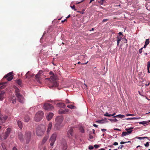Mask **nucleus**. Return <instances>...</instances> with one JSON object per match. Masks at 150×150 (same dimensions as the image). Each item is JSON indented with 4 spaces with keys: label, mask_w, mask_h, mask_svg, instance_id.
Instances as JSON below:
<instances>
[{
    "label": "nucleus",
    "mask_w": 150,
    "mask_h": 150,
    "mask_svg": "<svg viewBox=\"0 0 150 150\" xmlns=\"http://www.w3.org/2000/svg\"><path fill=\"white\" fill-rule=\"evenodd\" d=\"M50 78L53 81H54L55 80V78L54 77V76H51L50 77Z\"/></svg>",
    "instance_id": "a18cd8bd"
},
{
    "label": "nucleus",
    "mask_w": 150,
    "mask_h": 150,
    "mask_svg": "<svg viewBox=\"0 0 150 150\" xmlns=\"http://www.w3.org/2000/svg\"><path fill=\"white\" fill-rule=\"evenodd\" d=\"M53 116V113L50 112L48 115L47 116L46 118L48 120H50L52 118Z\"/></svg>",
    "instance_id": "6ab92c4d"
},
{
    "label": "nucleus",
    "mask_w": 150,
    "mask_h": 150,
    "mask_svg": "<svg viewBox=\"0 0 150 150\" xmlns=\"http://www.w3.org/2000/svg\"><path fill=\"white\" fill-rule=\"evenodd\" d=\"M117 45H118L119 44L121 40V37L120 38L119 37H117Z\"/></svg>",
    "instance_id": "473e14b6"
},
{
    "label": "nucleus",
    "mask_w": 150,
    "mask_h": 150,
    "mask_svg": "<svg viewBox=\"0 0 150 150\" xmlns=\"http://www.w3.org/2000/svg\"><path fill=\"white\" fill-rule=\"evenodd\" d=\"M144 145L146 147H148L149 146V142H147L146 144H144Z\"/></svg>",
    "instance_id": "c03bdc74"
},
{
    "label": "nucleus",
    "mask_w": 150,
    "mask_h": 150,
    "mask_svg": "<svg viewBox=\"0 0 150 150\" xmlns=\"http://www.w3.org/2000/svg\"><path fill=\"white\" fill-rule=\"evenodd\" d=\"M57 105L59 107L63 108L65 106V105L64 103H57Z\"/></svg>",
    "instance_id": "5701e85b"
},
{
    "label": "nucleus",
    "mask_w": 150,
    "mask_h": 150,
    "mask_svg": "<svg viewBox=\"0 0 150 150\" xmlns=\"http://www.w3.org/2000/svg\"><path fill=\"white\" fill-rule=\"evenodd\" d=\"M136 138L139 139H142L145 138L147 139H149V138L147 137H137Z\"/></svg>",
    "instance_id": "2f4dec72"
},
{
    "label": "nucleus",
    "mask_w": 150,
    "mask_h": 150,
    "mask_svg": "<svg viewBox=\"0 0 150 150\" xmlns=\"http://www.w3.org/2000/svg\"><path fill=\"white\" fill-rule=\"evenodd\" d=\"M49 138V136H45L44 137L41 142V144L43 145L47 141Z\"/></svg>",
    "instance_id": "a211bd4d"
},
{
    "label": "nucleus",
    "mask_w": 150,
    "mask_h": 150,
    "mask_svg": "<svg viewBox=\"0 0 150 150\" xmlns=\"http://www.w3.org/2000/svg\"><path fill=\"white\" fill-rule=\"evenodd\" d=\"M93 136L91 135H90L89 136V138L90 139H93Z\"/></svg>",
    "instance_id": "680f3d73"
},
{
    "label": "nucleus",
    "mask_w": 150,
    "mask_h": 150,
    "mask_svg": "<svg viewBox=\"0 0 150 150\" xmlns=\"http://www.w3.org/2000/svg\"><path fill=\"white\" fill-rule=\"evenodd\" d=\"M66 103H69V100H68L66 99L65 101Z\"/></svg>",
    "instance_id": "bf43d9fd"
},
{
    "label": "nucleus",
    "mask_w": 150,
    "mask_h": 150,
    "mask_svg": "<svg viewBox=\"0 0 150 150\" xmlns=\"http://www.w3.org/2000/svg\"><path fill=\"white\" fill-rule=\"evenodd\" d=\"M133 130H130L129 131H127V132H123L121 135L122 137H124L126 135H128L131 133Z\"/></svg>",
    "instance_id": "2eb2a0df"
},
{
    "label": "nucleus",
    "mask_w": 150,
    "mask_h": 150,
    "mask_svg": "<svg viewBox=\"0 0 150 150\" xmlns=\"http://www.w3.org/2000/svg\"><path fill=\"white\" fill-rule=\"evenodd\" d=\"M150 122V120L149 121H143V122H139L140 124H142L143 125L146 124Z\"/></svg>",
    "instance_id": "a878e982"
},
{
    "label": "nucleus",
    "mask_w": 150,
    "mask_h": 150,
    "mask_svg": "<svg viewBox=\"0 0 150 150\" xmlns=\"http://www.w3.org/2000/svg\"><path fill=\"white\" fill-rule=\"evenodd\" d=\"M43 116V112L41 111H39L36 114L34 119L36 121L39 122L42 119Z\"/></svg>",
    "instance_id": "20e7f679"
},
{
    "label": "nucleus",
    "mask_w": 150,
    "mask_h": 150,
    "mask_svg": "<svg viewBox=\"0 0 150 150\" xmlns=\"http://www.w3.org/2000/svg\"><path fill=\"white\" fill-rule=\"evenodd\" d=\"M31 133L30 131H27L25 132V139L26 140V144L29 143L30 141Z\"/></svg>",
    "instance_id": "423d86ee"
},
{
    "label": "nucleus",
    "mask_w": 150,
    "mask_h": 150,
    "mask_svg": "<svg viewBox=\"0 0 150 150\" xmlns=\"http://www.w3.org/2000/svg\"><path fill=\"white\" fill-rule=\"evenodd\" d=\"M127 116H133L134 115V114H128L126 115Z\"/></svg>",
    "instance_id": "864d4df0"
},
{
    "label": "nucleus",
    "mask_w": 150,
    "mask_h": 150,
    "mask_svg": "<svg viewBox=\"0 0 150 150\" xmlns=\"http://www.w3.org/2000/svg\"><path fill=\"white\" fill-rule=\"evenodd\" d=\"M42 73V71H39L38 73H39V75L40 76V74H41Z\"/></svg>",
    "instance_id": "052dcab7"
},
{
    "label": "nucleus",
    "mask_w": 150,
    "mask_h": 150,
    "mask_svg": "<svg viewBox=\"0 0 150 150\" xmlns=\"http://www.w3.org/2000/svg\"><path fill=\"white\" fill-rule=\"evenodd\" d=\"M108 20V19H104L102 21V22L104 23L105 22L107 21Z\"/></svg>",
    "instance_id": "603ef678"
},
{
    "label": "nucleus",
    "mask_w": 150,
    "mask_h": 150,
    "mask_svg": "<svg viewBox=\"0 0 150 150\" xmlns=\"http://www.w3.org/2000/svg\"><path fill=\"white\" fill-rule=\"evenodd\" d=\"M98 3L100 5H103L105 2V0H100L98 1Z\"/></svg>",
    "instance_id": "c756f323"
},
{
    "label": "nucleus",
    "mask_w": 150,
    "mask_h": 150,
    "mask_svg": "<svg viewBox=\"0 0 150 150\" xmlns=\"http://www.w3.org/2000/svg\"><path fill=\"white\" fill-rule=\"evenodd\" d=\"M18 138L21 141H23V136L21 132H19L18 133Z\"/></svg>",
    "instance_id": "412c9836"
},
{
    "label": "nucleus",
    "mask_w": 150,
    "mask_h": 150,
    "mask_svg": "<svg viewBox=\"0 0 150 150\" xmlns=\"http://www.w3.org/2000/svg\"><path fill=\"white\" fill-rule=\"evenodd\" d=\"M114 129L115 130L121 131V130L117 128H114Z\"/></svg>",
    "instance_id": "0e129e2a"
},
{
    "label": "nucleus",
    "mask_w": 150,
    "mask_h": 150,
    "mask_svg": "<svg viewBox=\"0 0 150 150\" xmlns=\"http://www.w3.org/2000/svg\"><path fill=\"white\" fill-rule=\"evenodd\" d=\"M67 107L71 109H73L74 108H75V106L72 105H67Z\"/></svg>",
    "instance_id": "c9c22d12"
},
{
    "label": "nucleus",
    "mask_w": 150,
    "mask_h": 150,
    "mask_svg": "<svg viewBox=\"0 0 150 150\" xmlns=\"http://www.w3.org/2000/svg\"><path fill=\"white\" fill-rule=\"evenodd\" d=\"M33 75L31 74V72H30L28 71L25 75V77L26 79L27 78H30L33 77Z\"/></svg>",
    "instance_id": "dca6fc26"
},
{
    "label": "nucleus",
    "mask_w": 150,
    "mask_h": 150,
    "mask_svg": "<svg viewBox=\"0 0 150 150\" xmlns=\"http://www.w3.org/2000/svg\"><path fill=\"white\" fill-rule=\"evenodd\" d=\"M15 94L18 98V101L22 103H23V97L20 93L19 89L16 86H15Z\"/></svg>",
    "instance_id": "7ed1b4c3"
},
{
    "label": "nucleus",
    "mask_w": 150,
    "mask_h": 150,
    "mask_svg": "<svg viewBox=\"0 0 150 150\" xmlns=\"http://www.w3.org/2000/svg\"><path fill=\"white\" fill-rule=\"evenodd\" d=\"M103 121V120H97L96 121V122L99 123H101Z\"/></svg>",
    "instance_id": "a19ab883"
},
{
    "label": "nucleus",
    "mask_w": 150,
    "mask_h": 150,
    "mask_svg": "<svg viewBox=\"0 0 150 150\" xmlns=\"http://www.w3.org/2000/svg\"><path fill=\"white\" fill-rule=\"evenodd\" d=\"M93 125L94 127H98V125H96V124H93Z\"/></svg>",
    "instance_id": "e2e57ef3"
},
{
    "label": "nucleus",
    "mask_w": 150,
    "mask_h": 150,
    "mask_svg": "<svg viewBox=\"0 0 150 150\" xmlns=\"http://www.w3.org/2000/svg\"><path fill=\"white\" fill-rule=\"evenodd\" d=\"M133 129V128L132 127H131L129 128H126L125 130L127 131H129L130 130H132V129Z\"/></svg>",
    "instance_id": "58836bf2"
},
{
    "label": "nucleus",
    "mask_w": 150,
    "mask_h": 150,
    "mask_svg": "<svg viewBox=\"0 0 150 150\" xmlns=\"http://www.w3.org/2000/svg\"><path fill=\"white\" fill-rule=\"evenodd\" d=\"M73 128H71L68 131L67 136L69 138H71L73 136Z\"/></svg>",
    "instance_id": "f8f14e48"
},
{
    "label": "nucleus",
    "mask_w": 150,
    "mask_h": 150,
    "mask_svg": "<svg viewBox=\"0 0 150 150\" xmlns=\"http://www.w3.org/2000/svg\"><path fill=\"white\" fill-rule=\"evenodd\" d=\"M44 107L45 109L47 110H51L53 108V106L51 104L48 103L45 104Z\"/></svg>",
    "instance_id": "6e6552de"
},
{
    "label": "nucleus",
    "mask_w": 150,
    "mask_h": 150,
    "mask_svg": "<svg viewBox=\"0 0 150 150\" xmlns=\"http://www.w3.org/2000/svg\"><path fill=\"white\" fill-rule=\"evenodd\" d=\"M149 84H150V82H149L148 84H145V86H149Z\"/></svg>",
    "instance_id": "338daca9"
},
{
    "label": "nucleus",
    "mask_w": 150,
    "mask_h": 150,
    "mask_svg": "<svg viewBox=\"0 0 150 150\" xmlns=\"http://www.w3.org/2000/svg\"><path fill=\"white\" fill-rule=\"evenodd\" d=\"M147 45H146L145 44H144V47H143V48H145L146 46H147Z\"/></svg>",
    "instance_id": "774afa93"
},
{
    "label": "nucleus",
    "mask_w": 150,
    "mask_h": 150,
    "mask_svg": "<svg viewBox=\"0 0 150 150\" xmlns=\"http://www.w3.org/2000/svg\"><path fill=\"white\" fill-rule=\"evenodd\" d=\"M29 119H30V118L28 116H25L24 117L25 121L26 122H28L29 121Z\"/></svg>",
    "instance_id": "cd10ccee"
},
{
    "label": "nucleus",
    "mask_w": 150,
    "mask_h": 150,
    "mask_svg": "<svg viewBox=\"0 0 150 150\" xmlns=\"http://www.w3.org/2000/svg\"><path fill=\"white\" fill-rule=\"evenodd\" d=\"M107 130V129H101V131L102 132H105Z\"/></svg>",
    "instance_id": "13d9d810"
},
{
    "label": "nucleus",
    "mask_w": 150,
    "mask_h": 150,
    "mask_svg": "<svg viewBox=\"0 0 150 150\" xmlns=\"http://www.w3.org/2000/svg\"><path fill=\"white\" fill-rule=\"evenodd\" d=\"M45 129V127L44 125H39L36 129L37 135L39 136H42L44 134Z\"/></svg>",
    "instance_id": "f257e3e1"
},
{
    "label": "nucleus",
    "mask_w": 150,
    "mask_h": 150,
    "mask_svg": "<svg viewBox=\"0 0 150 150\" xmlns=\"http://www.w3.org/2000/svg\"><path fill=\"white\" fill-rule=\"evenodd\" d=\"M109 120H110L111 121H114L115 122H117V120L116 119V118H115V119H113V120L112 119H109Z\"/></svg>",
    "instance_id": "37998d69"
},
{
    "label": "nucleus",
    "mask_w": 150,
    "mask_h": 150,
    "mask_svg": "<svg viewBox=\"0 0 150 150\" xmlns=\"http://www.w3.org/2000/svg\"><path fill=\"white\" fill-rule=\"evenodd\" d=\"M12 150H17V149L15 147H14L13 148Z\"/></svg>",
    "instance_id": "69168bd1"
},
{
    "label": "nucleus",
    "mask_w": 150,
    "mask_h": 150,
    "mask_svg": "<svg viewBox=\"0 0 150 150\" xmlns=\"http://www.w3.org/2000/svg\"><path fill=\"white\" fill-rule=\"evenodd\" d=\"M17 124L19 128L21 129L23 127L22 124L21 122L20 121H18L17 122Z\"/></svg>",
    "instance_id": "393cba45"
},
{
    "label": "nucleus",
    "mask_w": 150,
    "mask_h": 150,
    "mask_svg": "<svg viewBox=\"0 0 150 150\" xmlns=\"http://www.w3.org/2000/svg\"><path fill=\"white\" fill-rule=\"evenodd\" d=\"M127 143L126 142H120V144H124L125 143Z\"/></svg>",
    "instance_id": "4d7b16f0"
},
{
    "label": "nucleus",
    "mask_w": 150,
    "mask_h": 150,
    "mask_svg": "<svg viewBox=\"0 0 150 150\" xmlns=\"http://www.w3.org/2000/svg\"><path fill=\"white\" fill-rule=\"evenodd\" d=\"M57 134L56 133L53 134L50 137L49 141L50 142V145L52 148L54 142L56 140Z\"/></svg>",
    "instance_id": "39448f33"
},
{
    "label": "nucleus",
    "mask_w": 150,
    "mask_h": 150,
    "mask_svg": "<svg viewBox=\"0 0 150 150\" xmlns=\"http://www.w3.org/2000/svg\"><path fill=\"white\" fill-rule=\"evenodd\" d=\"M16 83H17L18 85H19L20 86H21L22 84V80L20 79L16 80Z\"/></svg>",
    "instance_id": "b1692460"
},
{
    "label": "nucleus",
    "mask_w": 150,
    "mask_h": 150,
    "mask_svg": "<svg viewBox=\"0 0 150 150\" xmlns=\"http://www.w3.org/2000/svg\"><path fill=\"white\" fill-rule=\"evenodd\" d=\"M150 67V61L147 62V69H149Z\"/></svg>",
    "instance_id": "ea45409f"
},
{
    "label": "nucleus",
    "mask_w": 150,
    "mask_h": 150,
    "mask_svg": "<svg viewBox=\"0 0 150 150\" xmlns=\"http://www.w3.org/2000/svg\"><path fill=\"white\" fill-rule=\"evenodd\" d=\"M1 146H2V147L3 149L5 150V149H6V147H5V146L3 144H2Z\"/></svg>",
    "instance_id": "5fc2aeb1"
},
{
    "label": "nucleus",
    "mask_w": 150,
    "mask_h": 150,
    "mask_svg": "<svg viewBox=\"0 0 150 150\" xmlns=\"http://www.w3.org/2000/svg\"><path fill=\"white\" fill-rule=\"evenodd\" d=\"M104 115L105 116L111 117V114H109L108 112H106Z\"/></svg>",
    "instance_id": "4c0bfd02"
},
{
    "label": "nucleus",
    "mask_w": 150,
    "mask_h": 150,
    "mask_svg": "<svg viewBox=\"0 0 150 150\" xmlns=\"http://www.w3.org/2000/svg\"><path fill=\"white\" fill-rule=\"evenodd\" d=\"M146 6L147 9L149 10H150V2L147 3Z\"/></svg>",
    "instance_id": "bb28decb"
},
{
    "label": "nucleus",
    "mask_w": 150,
    "mask_h": 150,
    "mask_svg": "<svg viewBox=\"0 0 150 150\" xmlns=\"http://www.w3.org/2000/svg\"><path fill=\"white\" fill-rule=\"evenodd\" d=\"M143 48H141L139 50V53L140 54H142V49H143Z\"/></svg>",
    "instance_id": "09e8293b"
},
{
    "label": "nucleus",
    "mask_w": 150,
    "mask_h": 150,
    "mask_svg": "<svg viewBox=\"0 0 150 150\" xmlns=\"http://www.w3.org/2000/svg\"><path fill=\"white\" fill-rule=\"evenodd\" d=\"M7 117L6 116H3L0 114V124H1L4 122L6 120Z\"/></svg>",
    "instance_id": "1a4fd4ad"
},
{
    "label": "nucleus",
    "mask_w": 150,
    "mask_h": 150,
    "mask_svg": "<svg viewBox=\"0 0 150 150\" xmlns=\"http://www.w3.org/2000/svg\"><path fill=\"white\" fill-rule=\"evenodd\" d=\"M69 111V110L68 109H65L63 110L61 109L59 110L58 112L59 114H64L68 112Z\"/></svg>",
    "instance_id": "4468645a"
},
{
    "label": "nucleus",
    "mask_w": 150,
    "mask_h": 150,
    "mask_svg": "<svg viewBox=\"0 0 150 150\" xmlns=\"http://www.w3.org/2000/svg\"><path fill=\"white\" fill-rule=\"evenodd\" d=\"M79 129L81 132L83 133L84 132V129L83 127H80Z\"/></svg>",
    "instance_id": "72a5a7b5"
},
{
    "label": "nucleus",
    "mask_w": 150,
    "mask_h": 150,
    "mask_svg": "<svg viewBox=\"0 0 150 150\" xmlns=\"http://www.w3.org/2000/svg\"><path fill=\"white\" fill-rule=\"evenodd\" d=\"M63 120V117L62 116L57 117L55 119L56 123L55 127L57 129H59L62 126V123Z\"/></svg>",
    "instance_id": "f03ea898"
},
{
    "label": "nucleus",
    "mask_w": 150,
    "mask_h": 150,
    "mask_svg": "<svg viewBox=\"0 0 150 150\" xmlns=\"http://www.w3.org/2000/svg\"><path fill=\"white\" fill-rule=\"evenodd\" d=\"M6 83H7V82H5V83H0V85H2L0 87V89H3L4 88V84H5Z\"/></svg>",
    "instance_id": "f704fd0d"
},
{
    "label": "nucleus",
    "mask_w": 150,
    "mask_h": 150,
    "mask_svg": "<svg viewBox=\"0 0 150 150\" xmlns=\"http://www.w3.org/2000/svg\"><path fill=\"white\" fill-rule=\"evenodd\" d=\"M12 72H10L5 75L3 79L6 78L8 81L11 80L13 79V76L12 75Z\"/></svg>",
    "instance_id": "0eeeda50"
},
{
    "label": "nucleus",
    "mask_w": 150,
    "mask_h": 150,
    "mask_svg": "<svg viewBox=\"0 0 150 150\" xmlns=\"http://www.w3.org/2000/svg\"><path fill=\"white\" fill-rule=\"evenodd\" d=\"M118 145V143L116 142H114V143L113 144V145H115V146L117 145Z\"/></svg>",
    "instance_id": "6e6d98bb"
},
{
    "label": "nucleus",
    "mask_w": 150,
    "mask_h": 150,
    "mask_svg": "<svg viewBox=\"0 0 150 150\" xmlns=\"http://www.w3.org/2000/svg\"><path fill=\"white\" fill-rule=\"evenodd\" d=\"M93 148H94L92 146H89L88 147V149L90 150H92V149H93Z\"/></svg>",
    "instance_id": "de8ad7c7"
},
{
    "label": "nucleus",
    "mask_w": 150,
    "mask_h": 150,
    "mask_svg": "<svg viewBox=\"0 0 150 150\" xmlns=\"http://www.w3.org/2000/svg\"><path fill=\"white\" fill-rule=\"evenodd\" d=\"M61 146L63 150H66L67 148V144L65 141L62 143Z\"/></svg>",
    "instance_id": "ddd939ff"
},
{
    "label": "nucleus",
    "mask_w": 150,
    "mask_h": 150,
    "mask_svg": "<svg viewBox=\"0 0 150 150\" xmlns=\"http://www.w3.org/2000/svg\"><path fill=\"white\" fill-rule=\"evenodd\" d=\"M4 93L5 92L4 91H0V100H3Z\"/></svg>",
    "instance_id": "4be33fe9"
},
{
    "label": "nucleus",
    "mask_w": 150,
    "mask_h": 150,
    "mask_svg": "<svg viewBox=\"0 0 150 150\" xmlns=\"http://www.w3.org/2000/svg\"><path fill=\"white\" fill-rule=\"evenodd\" d=\"M125 117V116L124 115H118L116 116L113 117H119L120 118H123Z\"/></svg>",
    "instance_id": "c85d7f7f"
},
{
    "label": "nucleus",
    "mask_w": 150,
    "mask_h": 150,
    "mask_svg": "<svg viewBox=\"0 0 150 150\" xmlns=\"http://www.w3.org/2000/svg\"><path fill=\"white\" fill-rule=\"evenodd\" d=\"M94 146L96 149H97L99 147V146L97 144L94 145Z\"/></svg>",
    "instance_id": "49530a36"
},
{
    "label": "nucleus",
    "mask_w": 150,
    "mask_h": 150,
    "mask_svg": "<svg viewBox=\"0 0 150 150\" xmlns=\"http://www.w3.org/2000/svg\"><path fill=\"white\" fill-rule=\"evenodd\" d=\"M124 147V146L123 145H121L120 146H119L118 148V149H122V148Z\"/></svg>",
    "instance_id": "8fccbe9b"
},
{
    "label": "nucleus",
    "mask_w": 150,
    "mask_h": 150,
    "mask_svg": "<svg viewBox=\"0 0 150 150\" xmlns=\"http://www.w3.org/2000/svg\"><path fill=\"white\" fill-rule=\"evenodd\" d=\"M9 101L10 102L12 103L13 104H15L16 103V98L15 96H11L9 98Z\"/></svg>",
    "instance_id": "9b49d317"
},
{
    "label": "nucleus",
    "mask_w": 150,
    "mask_h": 150,
    "mask_svg": "<svg viewBox=\"0 0 150 150\" xmlns=\"http://www.w3.org/2000/svg\"><path fill=\"white\" fill-rule=\"evenodd\" d=\"M140 118V117H132V118H127V120H137V119H139Z\"/></svg>",
    "instance_id": "7c9ffc66"
},
{
    "label": "nucleus",
    "mask_w": 150,
    "mask_h": 150,
    "mask_svg": "<svg viewBox=\"0 0 150 150\" xmlns=\"http://www.w3.org/2000/svg\"><path fill=\"white\" fill-rule=\"evenodd\" d=\"M40 75H39V73H38L36 75H35V78L37 79L39 77Z\"/></svg>",
    "instance_id": "79ce46f5"
},
{
    "label": "nucleus",
    "mask_w": 150,
    "mask_h": 150,
    "mask_svg": "<svg viewBox=\"0 0 150 150\" xmlns=\"http://www.w3.org/2000/svg\"><path fill=\"white\" fill-rule=\"evenodd\" d=\"M71 7L72 9H74L75 11H76V9H75V6L74 5L72 6H71Z\"/></svg>",
    "instance_id": "3c124183"
},
{
    "label": "nucleus",
    "mask_w": 150,
    "mask_h": 150,
    "mask_svg": "<svg viewBox=\"0 0 150 150\" xmlns=\"http://www.w3.org/2000/svg\"><path fill=\"white\" fill-rule=\"evenodd\" d=\"M11 129L10 128H8L7 129V131L5 132L3 137V139H6L7 137L9 135Z\"/></svg>",
    "instance_id": "9d476101"
},
{
    "label": "nucleus",
    "mask_w": 150,
    "mask_h": 150,
    "mask_svg": "<svg viewBox=\"0 0 150 150\" xmlns=\"http://www.w3.org/2000/svg\"><path fill=\"white\" fill-rule=\"evenodd\" d=\"M149 39H146V41H145V44H146V45H148L149 44Z\"/></svg>",
    "instance_id": "e433bc0d"
},
{
    "label": "nucleus",
    "mask_w": 150,
    "mask_h": 150,
    "mask_svg": "<svg viewBox=\"0 0 150 150\" xmlns=\"http://www.w3.org/2000/svg\"><path fill=\"white\" fill-rule=\"evenodd\" d=\"M52 122H50L48 125V128L47 130V134L50 133V130L51 129L52 127Z\"/></svg>",
    "instance_id": "f3484780"
},
{
    "label": "nucleus",
    "mask_w": 150,
    "mask_h": 150,
    "mask_svg": "<svg viewBox=\"0 0 150 150\" xmlns=\"http://www.w3.org/2000/svg\"><path fill=\"white\" fill-rule=\"evenodd\" d=\"M58 83L56 81H54L51 85H50L49 87L50 88H52L54 87H57L58 86Z\"/></svg>",
    "instance_id": "aec40b11"
}]
</instances>
